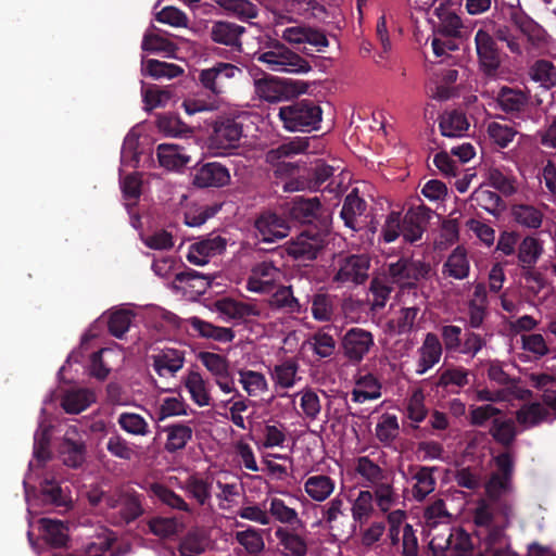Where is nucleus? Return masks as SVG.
<instances>
[{"instance_id":"f257e3e1","label":"nucleus","mask_w":556,"mask_h":556,"mask_svg":"<svg viewBox=\"0 0 556 556\" xmlns=\"http://www.w3.org/2000/svg\"><path fill=\"white\" fill-rule=\"evenodd\" d=\"M54 401V393L50 392L43 399V406L40 410V418L38 428L34 434V460L29 462V473L25 477L23 484L25 489V498L27 502V511L30 516L34 513L37 501L43 504H51L54 506L65 507L71 503L70 492L67 486H63L55 476L51 472H45L40 482V498L31 497L28 482L33 477L34 471L41 467L49 458V443H50V426L47 425L46 410L47 406Z\"/></svg>"},{"instance_id":"f03ea898","label":"nucleus","mask_w":556,"mask_h":556,"mask_svg":"<svg viewBox=\"0 0 556 556\" xmlns=\"http://www.w3.org/2000/svg\"><path fill=\"white\" fill-rule=\"evenodd\" d=\"M241 73V68L226 62H217L212 67L201 70L198 77L199 81L211 94H193L187 97L181 104L185 112L191 116L197 113L217 110L220 104L219 96L225 92L227 80L235 78Z\"/></svg>"},{"instance_id":"7ed1b4c3","label":"nucleus","mask_w":556,"mask_h":556,"mask_svg":"<svg viewBox=\"0 0 556 556\" xmlns=\"http://www.w3.org/2000/svg\"><path fill=\"white\" fill-rule=\"evenodd\" d=\"M429 215L421 208H410L404 217L400 212H391L384 220V242H392L400 236L406 243L414 244L422 239Z\"/></svg>"},{"instance_id":"20e7f679","label":"nucleus","mask_w":556,"mask_h":556,"mask_svg":"<svg viewBox=\"0 0 556 556\" xmlns=\"http://www.w3.org/2000/svg\"><path fill=\"white\" fill-rule=\"evenodd\" d=\"M256 59L268 70L278 73L305 74L312 68L305 59L279 41L270 45L266 51L258 53Z\"/></svg>"},{"instance_id":"39448f33","label":"nucleus","mask_w":556,"mask_h":556,"mask_svg":"<svg viewBox=\"0 0 556 556\" xmlns=\"http://www.w3.org/2000/svg\"><path fill=\"white\" fill-rule=\"evenodd\" d=\"M323 111L313 101L302 100L279 109L278 116L289 131H311L321 122Z\"/></svg>"},{"instance_id":"423d86ee","label":"nucleus","mask_w":556,"mask_h":556,"mask_svg":"<svg viewBox=\"0 0 556 556\" xmlns=\"http://www.w3.org/2000/svg\"><path fill=\"white\" fill-rule=\"evenodd\" d=\"M475 48L479 71L488 78L497 76L504 53L490 33L489 26L480 27L475 34Z\"/></svg>"},{"instance_id":"0eeeda50","label":"nucleus","mask_w":556,"mask_h":556,"mask_svg":"<svg viewBox=\"0 0 556 556\" xmlns=\"http://www.w3.org/2000/svg\"><path fill=\"white\" fill-rule=\"evenodd\" d=\"M369 258L366 255H338L332 263L331 280L337 287L363 283L368 277Z\"/></svg>"},{"instance_id":"6e6552de","label":"nucleus","mask_w":556,"mask_h":556,"mask_svg":"<svg viewBox=\"0 0 556 556\" xmlns=\"http://www.w3.org/2000/svg\"><path fill=\"white\" fill-rule=\"evenodd\" d=\"M308 148V138L295 137L289 141L282 142L277 148L270 149L266 153V162L276 166L277 176L292 175L298 168L295 164L286 162V159L304 153Z\"/></svg>"},{"instance_id":"1a4fd4ad","label":"nucleus","mask_w":556,"mask_h":556,"mask_svg":"<svg viewBox=\"0 0 556 556\" xmlns=\"http://www.w3.org/2000/svg\"><path fill=\"white\" fill-rule=\"evenodd\" d=\"M431 270L430 264L414 261L410 257H401L389 264V274L394 283L409 289L416 288L420 279H426Z\"/></svg>"},{"instance_id":"9d476101","label":"nucleus","mask_w":556,"mask_h":556,"mask_svg":"<svg viewBox=\"0 0 556 556\" xmlns=\"http://www.w3.org/2000/svg\"><path fill=\"white\" fill-rule=\"evenodd\" d=\"M198 361L212 375L215 384L222 393L235 391V377L230 370L228 358L222 354L201 351L197 355Z\"/></svg>"},{"instance_id":"9b49d317","label":"nucleus","mask_w":556,"mask_h":556,"mask_svg":"<svg viewBox=\"0 0 556 556\" xmlns=\"http://www.w3.org/2000/svg\"><path fill=\"white\" fill-rule=\"evenodd\" d=\"M320 394H324V392L306 387L294 393L285 391L279 393V396L288 397L298 416L313 422L319 418L323 409Z\"/></svg>"},{"instance_id":"f8f14e48","label":"nucleus","mask_w":556,"mask_h":556,"mask_svg":"<svg viewBox=\"0 0 556 556\" xmlns=\"http://www.w3.org/2000/svg\"><path fill=\"white\" fill-rule=\"evenodd\" d=\"M124 359L125 353L118 346L102 348L89 353L86 370L89 376L104 380L115 366L123 364Z\"/></svg>"},{"instance_id":"ddd939ff","label":"nucleus","mask_w":556,"mask_h":556,"mask_svg":"<svg viewBox=\"0 0 556 556\" xmlns=\"http://www.w3.org/2000/svg\"><path fill=\"white\" fill-rule=\"evenodd\" d=\"M242 125L233 118H220L215 122L208 137L210 148L224 153L239 146Z\"/></svg>"},{"instance_id":"4468645a","label":"nucleus","mask_w":556,"mask_h":556,"mask_svg":"<svg viewBox=\"0 0 556 556\" xmlns=\"http://www.w3.org/2000/svg\"><path fill=\"white\" fill-rule=\"evenodd\" d=\"M110 511L108 517L115 525L128 523L142 514L140 496L136 493H123L117 497L106 498Z\"/></svg>"},{"instance_id":"2eb2a0df","label":"nucleus","mask_w":556,"mask_h":556,"mask_svg":"<svg viewBox=\"0 0 556 556\" xmlns=\"http://www.w3.org/2000/svg\"><path fill=\"white\" fill-rule=\"evenodd\" d=\"M282 277L281 270L273 262L255 264L247 280V289L254 293H268L277 288Z\"/></svg>"},{"instance_id":"dca6fc26","label":"nucleus","mask_w":556,"mask_h":556,"mask_svg":"<svg viewBox=\"0 0 556 556\" xmlns=\"http://www.w3.org/2000/svg\"><path fill=\"white\" fill-rule=\"evenodd\" d=\"M148 494L160 503L188 515L190 521L198 523L201 519L200 511L188 504L179 494L160 482H151L143 486Z\"/></svg>"},{"instance_id":"f3484780","label":"nucleus","mask_w":556,"mask_h":556,"mask_svg":"<svg viewBox=\"0 0 556 556\" xmlns=\"http://www.w3.org/2000/svg\"><path fill=\"white\" fill-rule=\"evenodd\" d=\"M227 247V240L217 233H211L205 238L190 244L186 255L189 263L203 266L216 255L222 254Z\"/></svg>"},{"instance_id":"a211bd4d","label":"nucleus","mask_w":556,"mask_h":556,"mask_svg":"<svg viewBox=\"0 0 556 556\" xmlns=\"http://www.w3.org/2000/svg\"><path fill=\"white\" fill-rule=\"evenodd\" d=\"M390 522L388 536L391 542V551L401 553L403 556H417L418 541L413 530V527L405 523L401 529L400 525L395 523L394 515L388 516Z\"/></svg>"},{"instance_id":"6ab92c4d","label":"nucleus","mask_w":556,"mask_h":556,"mask_svg":"<svg viewBox=\"0 0 556 556\" xmlns=\"http://www.w3.org/2000/svg\"><path fill=\"white\" fill-rule=\"evenodd\" d=\"M212 483L219 509L230 510L240 496V483L227 471L212 475Z\"/></svg>"},{"instance_id":"aec40b11","label":"nucleus","mask_w":556,"mask_h":556,"mask_svg":"<svg viewBox=\"0 0 556 556\" xmlns=\"http://www.w3.org/2000/svg\"><path fill=\"white\" fill-rule=\"evenodd\" d=\"M324 238L317 231H303L287 242L286 251L294 258L314 260L324 247Z\"/></svg>"},{"instance_id":"412c9836","label":"nucleus","mask_w":556,"mask_h":556,"mask_svg":"<svg viewBox=\"0 0 556 556\" xmlns=\"http://www.w3.org/2000/svg\"><path fill=\"white\" fill-rule=\"evenodd\" d=\"M256 236L266 243H271L288 236V223L273 212L261 214L255 220Z\"/></svg>"},{"instance_id":"4be33fe9","label":"nucleus","mask_w":556,"mask_h":556,"mask_svg":"<svg viewBox=\"0 0 556 556\" xmlns=\"http://www.w3.org/2000/svg\"><path fill=\"white\" fill-rule=\"evenodd\" d=\"M182 349L165 346L151 355L152 367L160 377H174L185 365Z\"/></svg>"},{"instance_id":"5701e85b","label":"nucleus","mask_w":556,"mask_h":556,"mask_svg":"<svg viewBox=\"0 0 556 556\" xmlns=\"http://www.w3.org/2000/svg\"><path fill=\"white\" fill-rule=\"evenodd\" d=\"M182 384L197 406H216L212 397V383L201 372L188 371L182 378Z\"/></svg>"},{"instance_id":"b1692460","label":"nucleus","mask_w":556,"mask_h":556,"mask_svg":"<svg viewBox=\"0 0 556 556\" xmlns=\"http://www.w3.org/2000/svg\"><path fill=\"white\" fill-rule=\"evenodd\" d=\"M59 456L64 465L79 467L85 460V444L75 427H70L59 446Z\"/></svg>"},{"instance_id":"393cba45","label":"nucleus","mask_w":556,"mask_h":556,"mask_svg":"<svg viewBox=\"0 0 556 556\" xmlns=\"http://www.w3.org/2000/svg\"><path fill=\"white\" fill-rule=\"evenodd\" d=\"M230 181V173L228 168L218 163H205L193 173L192 182L199 188H219L226 186Z\"/></svg>"},{"instance_id":"a878e982","label":"nucleus","mask_w":556,"mask_h":556,"mask_svg":"<svg viewBox=\"0 0 556 556\" xmlns=\"http://www.w3.org/2000/svg\"><path fill=\"white\" fill-rule=\"evenodd\" d=\"M302 484L306 496L317 503L328 500L336 490V480L323 472L306 475Z\"/></svg>"},{"instance_id":"bb28decb","label":"nucleus","mask_w":556,"mask_h":556,"mask_svg":"<svg viewBox=\"0 0 556 556\" xmlns=\"http://www.w3.org/2000/svg\"><path fill=\"white\" fill-rule=\"evenodd\" d=\"M214 278L200 274L194 269H185L175 274L172 287L184 293L201 295L212 287Z\"/></svg>"},{"instance_id":"cd10ccee","label":"nucleus","mask_w":556,"mask_h":556,"mask_svg":"<svg viewBox=\"0 0 556 556\" xmlns=\"http://www.w3.org/2000/svg\"><path fill=\"white\" fill-rule=\"evenodd\" d=\"M320 202L317 198L294 197L283 204V213L298 223H312L319 214Z\"/></svg>"},{"instance_id":"c85d7f7f","label":"nucleus","mask_w":556,"mask_h":556,"mask_svg":"<svg viewBox=\"0 0 556 556\" xmlns=\"http://www.w3.org/2000/svg\"><path fill=\"white\" fill-rule=\"evenodd\" d=\"M230 395L228 400H222L216 403V407L227 410L226 417L238 428L247 430L248 426L244 413L249 409L251 401L245 397L235 384V391L226 393Z\"/></svg>"},{"instance_id":"c756f323","label":"nucleus","mask_w":556,"mask_h":556,"mask_svg":"<svg viewBox=\"0 0 556 556\" xmlns=\"http://www.w3.org/2000/svg\"><path fill=\"white\" fill-rule=\"evenodd\" d=\"M125 170L126 168H124L122 173L119 172L121 188L123 197L126 201L125 206L128 211L131 226L135 229H139L141 226L140 217L139 215L132 212V206L137 203V200L139 199L141 193V179L138 173H132L124 176Z\"/></svg>"},{"instance_id":"7c9ffc66","label":"nucleus","mask_w":556,"mask_h":556,"mask_svg":"<svg viewBox=\"0 0 556 556\" xmlns=\"http://www.w3.org/2000/svg\"><path fill=\"white\" fill-rule=\"evenodd\" d=\"M365 210L366 202L358 197L354 189L345 197L340 216L348 228L357 231L366 224Z\"/></svg>"},{"instance_id":"2f4dec72","label":"nucleus","mask_w":556,"mask_h":556,"mask_svg":"<svg viewBox=\"0 0 556 556\" xmlns=\"http://www.w3.org/2000/svg\"><path fill=\"white\" fill-rule=\"evenodd\" d=\"M443 346L439 337L433 332H428L421 346L418 349L419 359L417 362L416 372L424 375L441 359Z\"/></svg>"},{"instance_id":"473e14b6","label":"nucleus","mask_w":556,"mask_h":556,"mask_svg":"<svg viewBox=\"0 0 556 556\" xmlns=\"http://www.w3.org/2000/svg\"><path fill=\"white\" fill-rule=\"evenodd\" d=\"M371 344V334L363 329H351L343 338L344 353L352 361H361Z\"/></svg>"},{"instance_id":"72a5a7b5","label":"nucleus","mask_w":556,"mask_h":556,"mask_svg":"<svg viewBox=\"0 0 556 556\" xmlns=\"http://www.w3.org/2000/svg\"><path fill=\"white\" fill-rule=\"evenodd\" d=\"M509 21L532 45L540 43L544 40V28L523 10L513 9L509 13Z\"/></svg>"},{"instance_id":"f704fd0d","label":"nucleus","mask_w":556,"mask_h":556,"mask_svg":"<svg viewBox=\"0 0 556 556\" xmlns=\"http://www.w3.org/2000/svg\"><path fill=\"white\" fill-rule=\"evenodd\" d=\"M498 108L506 114L518 115L529 102V96L520 89L503 86L495 98Z\"/></svg>"},{"instance_id":"c9c22d12","label":"nucleus","mask_w":556,"mask_h":556,"mask_svg":"<svg viewBox=\"0 0 556 556\" xmlns=\"http://www.w3.org/2000/svg\"><path fill=\"white\" fill-rule=\"evenodd\" d=\"M212 311L226 323L243 319L252 314L254 309L251 305L238 302L230 298H222L216 300L212 305Z\"/></svg>"},{"instance_id":"e433bc0d","label":"nucleus","mask_w":556,"mask_h":556,"mask_svg":"<svg viewBox=\"0 0 556 556\" xmlns=\"http://www.w3.org/2000/svg\"><path fill=\"white\" fill-rule=\"evenodd\" d=\"M188 326L200 337L211 339L219 343H228L235 339V331L228 327L215 326L197 316L187 319Z\"/></svg>"},{"instance_id":"4c0bfd02","label":"nucleus","mask_w":556,"mask_h":556,"mask_svg":"<svg viewBox=\"0 0 556 556\" xmlns=\"http://www.w3.org/2000/svg\"><path fill=\"white\" fill-rule=\"evenodd\" d=\"M266 503L268 504L269 520L273 518L275 521L292 528L303 527V521L298 510L289 506L282 498L269 496Z\"/></svg>"},{"instance_id":"58836bf2","label":"nucleus","mask_w":556,"mask_h":556,"mask_svg":"<svg viewBox=\"0 0 556 556\" xmlns=\"http://www.w3.org/2000/svg\"><path fill=\"white\" fill-rule=\"evenodd\" d=\"M299 364L294 359H287L276 364L270 370V377L278 394L279 390L293 388L301 377L298 376Z\"/></svg>"},{"instance_id":"ea45409f","label":"nucleus","mask_w":556,"mask_h":556,"mask_svg":"<svg viewBox=\"0 0 556 556\" xmlns=\"http://www.w3.org/2000/svg\"><path fill=\"white\" fill-rule=\"evenodd\" d=\"M156 154L160 165L168 170H179L190 161L185 149L175 143L159 144Z\"/></svg>"},{"instance_id":"a19ab883","label":"nucleus","mask_w":556,"mask_h":556,"mask_svg":"<svg viewBox=\"0 0 556 556\" xmlns=\"http://www.w3.org/2000/svg\"><path fill=\"white\" fill-rule=\"evenodd\" d=\"M237 374L238 381L248 396L257 397L268 391L269 383L263 372L249 368H240Z\"/></svg>"},{"instance_id":"79ce46f5","label":"nucleus","mask_w":556,"mask_h":556,"mask_svg":"<svg viewBox=\"0 0 556 556\" xmlns=\"http://www.w3.org/2000/svg\"><path fill=\"white\" fill-rule=\"evenodd\" d=\"M96 402V393L90 389L78 388L65 392L62 407L68 414H79Z\"/></svg>"},{"instance_id":"37998d69","label":"nucleus","mask_w":556,"mask_h":556,"mask_svg":"<svg viewBox=\"0 0 556 556\" xmlns=\"http://www.w3.org/2000/svg\"><path fill=\"white\" fill-rule=\"evenodd\" d=\"M184 490L194 498L200 506H210L213 493L212 475L206 478L198 476L189 477L185 481Z\"/></svg>"},{"instance_id":"c03bdc74","label":"nucleus","mask_w":556,"mask_h":556,"mask_svg":"<svg viewBox=\"0 0 556 556\" xmlns=\"http://www.w3.org/2000/svg\"><path fill=\"white\" fill-rule=\"evenodd\" d=\"M243 26L230 22H216L211 28V38L213 41L226 46L240 47V37L244 33Z\"/></svg>"},{"instance_id":"a18cd8bd","label":"nucleus","mask_w":556,"mask_h":556,"mask_svg":"<svg viewBox=\"0 0 556 556\" xmlns=\"http://www.w3.org/2000/svg\"><path fill=\"white\" fill-rule=\"evenodd\" d=\"M375 504L382 506V493L379 489H376L375 497L369 491H361L352 507L354 520L366 522L374 511Z\"/></svg>"},{"instance_id":"49530a36","label":"nucleus","mask_w":556,"mask_h":556,"mask_svg":"<svg viewBox=\"0 0 556 556\" xmlns=\"http://www.w3.org/2000/svg\"><path fill=\"white\" fill-rule=\"evenodd\" d=\"M275 536L282 547L286 556H304L307 552V544L300 534L279 527L275 530Z\"/></svg>"},{"instance_id":"de8ad7c7","label":"nucleus","mask_w":556,"mask_h":556,"mask_svg":"<svg viewBox=\"0 0 556 556\" xmlns=\"http://www.w3.org/2000/svg\"><path fill=\"white\" fill-rule=\"evenodd\" d=\"M254 91L260 99L273 103L281 101L286 94L280 80L268 75L254 79Z\"/></svg>"},{"instance_id":"09e8293b","label":"nucleus","mask_w":556,"mask_h":556,"mask_svg":"<svg viewBox=\"0 0 556 556\" xmlns=\"http://www.w3.org/2000/svg\"><path fill=\"white\" fill-rule=\"evenodd\" d=\"M39 530L45 542L54 547L65 545L68 539V529L60 520L41 518L39 520Z\"/></svg>"},{"instance_id":"8fccbe9b","label":"nucleus","mask_w":556,"mask_h":556,"mask_svg":"<svg viewBox=\"0 0 556 556\" xmlns=\"http://www.w3.org/2000/svg\"><path fill=\"white\" fill-rule=\"evenodd\" d=\"M489 433L496 443L505 448H509L514 444L518 434L515 420L502 417L492 420Z\"/></svg>"},{"instance_id":"3c124183","label":"nucleus","mask_w":556,"mask_h":556,"mask_svg":"<svg viewBox=\"0 0 556 556\" xmlns=\"http://www.w3.org/2000/svg\"><path fill=\"white\" fill-rule=\"evenodd\" d=\"M437 470L435 467L419 466L413 473V479L416 481L413 486L414 498L421 502L435 489V478L433 472Z\"/></svg>"},{"instance_id":"603ef678","label":"nucleus","mask_w":556,"mask_h":556,"mask_svg":"<svg viewBox=\"0 0 556 556\" xmlns=\"http://www.w3.org/2000/svg\"><path fill=\"white\" fill-rule=\"evenodd\" d=\"M488 181L491 187L505 197L517 192L516 177L506 168L491 167L488 170Z\"/></svg>"},{"instance_id":"864d4df0","label":"nucleus","mask_w":556,"mask_h":556,"mask_svg":"<svg viewBox=\"0 0 556 556\" xmlns=\"http://www.w3.org/2000/svg\"><path fill=\"white\" fill-rule=\"evenodd\" d=\"M543 253V247L536 238L526 237L518 247V262L522 269H532Z\"/></svg>"},{"instance_id":"5fc2aeb1","label":"nucleus","mask_w":556,"mask_h":556,"mask_svg":"<svg viewBox=\"0 0 556 556\" xmlns=\"http://www.w3.org/2000/svg\"><path fill=\"white\" fill-rule=\"evenodd\" d=\"M166 433L165 448L168 452L182 450L192 438V429L186 424L177 422L164 427Z\"/></svg>"},{"instance_id":"6e6d98bb","label":"nucleus","mask_w":556,"mask_h":556,"mask_svg":"<svg viewBox=\"0 0 556 556\" xmlns=\"http://www.w3.org/2000/svg\"><path fill=\"white\" fill-rule=\"evenodd\" d=\"M289 438L287 428L281 424H266L262 430L260 448H285Z\"/></svg>"},{"instance_id":"4d7b16f0","label":"nucleus","mask_w":556,"mask_h":556,"mask_svg":"<svg viewBox=\"0 0 556 556\" xmlns=\"http://www.w3.org/2000/svg\"><path fill=\"white\" fill-rule=\"evenodd\" d=\"M468 127L467 118L462 112H446L440 117L439 128L444 137H460Z\"/></svg>"},{"instance_id":"13d9d810","label":"nucleus","mask_w":556,"mask_h":556,"mask_svg":"<svg viewBox=\"0 0 556 556\" xmlns=\"http://www.w3.org/2000/svg\"><path fill=\"white\" fill-rule=\"evenodd\" d=\"M486 26H489L490 33L494 36L495 40L505 42L507 49L513 54H522V47L519 42V38L513 33L510 26L506 24H498L493 20L485 22L482 27Z\"/></svg>"},{"instance_id":"bf43d9fd","label":"nucleus","mask_w":556,"mask_h":556,"mask_svg":"<svg viewBox=\"0 0 556 556\" xmlns=\"http://www.w3.org/2000/svg\"><path fill=\"white\" fill-rule=\"evenodd\" d=\"M182 73L181 67L176 64L167 63L157 60H144L141 62V74L151 76L155 79L160 78H175Z\"/></svg>"},{"instance_id":"052dcab7","label":"nucleus","mask_w":556,"mask_h":556,"mask_svg":"<svg viewBox=\"0 0 556 556\" xmlns=\"http://www.w3.org/2000/svg\"><path fill=\"white\" fill-rule=\"evenodd\" d=\"M514 220L522 227L538 229L543 222V213L533 205L515 204L511 207Z\"/></svg>"},{"instance_id":"680f3d73","label":"nucleus","mask_w":556,"mask_h":556,"mask_svg":"<svg viewBox=\"0 0 556 556\" xmlns=\"http://www.w3.org/2000/svg\"><path fill=\"white\" fill-rule=\"evenodd\" d=\"M344 502L340 497L332 498L328 504L321 507L323 520L318 522H325V527L328 530H336L339 525H342L348 520V515L344 510Z\"/></svg>"},{"instance_id":"e2e57ef3","label":"nucleus","mask_w":556,"mask_h":556,"mask_svg":"<svg viewBox=\"0 0 556 556\" xmlns=\"http://www.w3.org/2000/svg\"><path fill=\"white\" fill-rule=\"evenodd\" d=\"M471 200L494 216H497L505 208V202L498 193L482 187L472 192Z\"/></svg>"},{"instance_id":"0e129e2a","label":"nucleus","mask_w":556,"mask_h":556,"mask_svg":"<svg viewBox=\"0 0 556 556\" xmlns=\"http://www.w3.org/2000/svg\"><path fill=\"white\" fill-rule=\"evenodd\" d=\"M443 273L455 279H464L469 274V262L463 248L457 247L443 265Z\"/></svg>"},{"instance_id":"69168bd1","label":"nucleus","mask_w":556,"mask_h":556,"mask_svg":"<svg viewBox=\"0 0 556 556\" xmlns=\"http://www.w3.org/2000/svg\"><path fill=\"white\" fill-rule=\"evenodd\" d=\"M141 48L146 52L161 53L164 55H170L175 51V46L154 27L149 28L144 33Z\"/></svg>"},{"instance_id":"338daca9","label":"nucleus","mask_w":556,"mask_h":556,"mask_svg":"<svg viewBox=\"0 0 556 556\" xmlns=\"http://www.w3.org/2000/svg\"><path fill=\"white\" fill-rule=\"evenodd\" d=\"M208 546L205 535L198 532H189L180 542L178 551L170 556H200Z\"/></svg>"},{"instance_id":"774afa93","label":"nucleus","mask_w":556,"mask_h":556,"mask_svg":"<svg viewBox=\"0 0 556 556\" xmlns=\"http://www.w3.org/2000/svg\"><path fill=\"white\" fill-rule=\"evenodd\" d=\"M532 80L539 83L545 89L556 85V67L547 60H538L529 71Z\"/></svg>"}]
</instances>
